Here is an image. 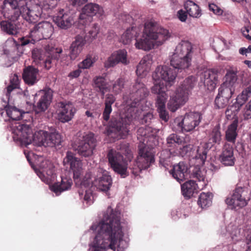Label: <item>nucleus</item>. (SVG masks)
Listing matches in <instances>:
<instances>
[{
    "mask_svg": "<svg viewBox=\"0 0 251 251\" xmlns=\"http://www.w3.org/2000/svg\"><path fill=\"white\" fill-rule=\"evenodd\" d=\"M121 213L109 206L101 221L91 226L95 237L90 244V251H115L116 246L122 242L124 235L120 222Z\"/></svg>",
    "mask_w": 251,
    "mask_h": 251,
    "instance_id": "nucleus-1",
    "label": "nucleus"
},
{
    "mask_svg": "<svg viewBox=\"0 0 251 251\" xmlns=\"http://www.w3.org/2000/svg\"><path fill=\"white\" fill-rule=\"evenodd\" d=\"M140 31L141 28L139 26H132L127 28L122 35L120 41L125 45H127L131 43L134 37L136 38V48L148 51L155 46H161L171 36L168 30L159 26L153 21L145 23L141 37L137 38Z\"/></svg>",
    "mask_w": 251,
    "mask_h": 251,
    "instance_id": "nucleus-2",
    "label": "nucleus"
},
{
    "mask_svg": "<svg viewBox=\"0 0 251 251\" xmlns=\"http://www.w3.org/2000/svg\"><path fill=\"white\" fill-rule=\"evenodd\" d=\"M11 131L14 141L22 146L33 143L38 146L53 147L61 142V135L54 128L49 131L40 130L33 134L28 126L19 124L12 126Z\"/></svg>",
    "mask_w": 251,
    "mask_h": 251,
    "instance_id": "nucleus-3",
    "label": "nucleus"
},
{
    "mask_svg": "<svg viewBox=\"0 0 251 251\" xmlns=\"http://www.w3.org/2000/svg\"><path fill=\"white\" fill-rule=\"evenodd\" d=\"M118 150L119 151L113 149L109 150L107 158L109 164L112 170L120 175L121 177L125 178L129 174L127 171L128 164L127 161L124 158L121 154H125L129 160L132 158V154L127 143L121 144Z\"/></svg>",
    "mask_w": 251,
    "mask_h": 251,
    "instance_id": "nucleus-4",
    "label": "nucleus"
},
{
    "mask_svg": "<svg viewBox=\"0 0 251 251\" xmlns=\"http://www.w3.org/2000/svg\"><path fill=\"white\" fill-rule=\"evenodd\" d=\"M140 101L135 104L134 101L130 103L131 106L127 109V115L125 118L122 117L118 121L114 122L108 130V134L112 138L120 139L125 138L129 133L127 126L133 119H136L141 115V111L138 109L140 107Z\"/></svg>",
    "mask_w": 251,
    "mask_h": 251,
    "instance_id": "nucleus-5",
    "label": "nucleus"
},
{
    "mask_svg": "<svg viewBox=\"0 0 251 251\" xmlns=\"http://www.w3.org/2000/svg\"><path fill=\"white\" fill-rule=\"evenodd\" d=\"M192 54V44L188 41H182L170 57V65L178 72L185 71L191 65Z\"/></svg>",
    "mask_w": 251,
    "mask_h": 251,
    "instance_id": "nucleus-6",
    "label": "nucleus"
},
{
    "mask_svg": "<svg viewBox=\"0 0 251 251\" xmlns=\"http://www.w3.org/2000/svg\"><path fill=\"white\" fill-rule=\"evenodd\" d=\"M197 79L194 76L186 78L176 91L170 96L168 102V108L172 112H175L184 105L188 100L191 91L196 86Z\"/></svg>",
    "mask_w": 251,
    "mask_h": 251,
    "instance_id": "nucleus-7",
    "label": "nucleus"
},
{
    "mask_svg": "<svg viewBox=\"0 0 251 251\" xmlns=\"http://www.w3.org/2000/svg\"><path fill=\"white\" fill-rule=\"evenodd\" d=\"M174 69L172 70L166 66H159L156 68L152 75L154 80L153 86L151 89L152 93H166L167 89L162 80L171 85L174 82L177 73H180Z\"/></svg>",
    "mask_w": 251,
    "mask_h": 251,
    "instance_id": "nucleus-8",
    "label": "nucleus"
},
{
    "mask_svg": "<svg viewBox=\"0 0 251 251\" xmlns=\"http://www.w3.org/2000/svg\"><path fill=\"white\" fill-rule=\"evenodd\" d=\"M112 185V178L107 172L99 169L97 175L92 177L90 173L86 174L83 177V181L80 183L81 188H86L94 185L101 191L106 192Z\"/></svg>",
    "mask_w": 251,
    "mask_h": 251,
    "instance_id": "nucleus-9",
    "label": "nucleus"
},
{
    "mask_svg": "<svg viewBox=\"0 0 251 251\" xmlns=\"http://www.w3.org/2000/svg\"><path fill=\"white\" fill-rule=\"evenodd\" d=\"M53 32L54 28L50 23L46 21L40 22L34 26L28 36L22 38L21 45L33 44L36 41L42 39H49Z\"/></svg>",
    "mask_w": 251,
    "mask_h": 251,
    "instance_id": "nucleus-10",
    "label": "nucleus"
},
{
    "mask_svg": "<svg viewBox=\"0 0 251 251\" xmlns=\"http://www.w3.org/2000/svg\"><path fill=\"white\" fill-rule=\"evenodd\" d=\"M45 50L51 56H49L45 60L42 58V56L40 54V52L38 50H35L32 51V57L37 64H44V67L49 70L51 67L52 61L51 59H54L57 61L63 60L67 57V54H62V49L60 48H54L52 45H48L45 47Z\"/></svg>",
    "mask_w": 251,
    "mask_h": 251,
    "instance_id": "nucleus-11",
    "label": "nucleus"
},
{
    "mask_svg": "<svg viewBox=\"0 0 251 251\" xmlns=\"http://www.w3.org/2000/svg\"><path fill=\"white\" fill-rule=\"evenodd\" d=\"M154 161V156L151 150L143 144L140 145L139 155L131 168L132 174L136 176L139 175L142 170L149 168Z\"/></svg>",
    "mask_w": 251,
    "mask_h": 251,
    "instance_id": "nucleus-12",
    "label": "nucleus"
},
{
    "mask_svg": "<svg viewBox=\"0 0 251 251\" xmlns=\"http://www.w3.org/2000/svg\"><path fill=\"white\" fill-rule=\"evenodd\" d=\"M77 136L78 137V145L76 148L77 153L84 157L91 156L96 146V140L94 134L91 132H79L77 134Z\"/></svg>",
    "mask_w": 251,
    "mask_h": 251,
    "instance_id": "nucleus-13",
    "label": "nucleus"
},
{
    "mask_svg": "<svg viewBox=\"0 0 251 251\" xmlns=\"http://www.w3.org/2000/svg\"><path fill=\"white\" fill-rule=\"evenodd\" d=\"M208 144H201L194 149V146L191 144L184 146L179 149V154L182 156H191L195 158L199 164H203L207 157V151L210 148Z\"/></svg>",
    "mask_w": 251,
    "mask_h": 251,
    "instance_id": "nucleus-14",
    "label": "nucleus"
},
{
    "mask_svg": "<svg viewBox=\"0 0 251 251\" xmlns=\"http://www.w3.org/2000/svg\"><path fill=\"white\" fill-rule=\"evenodd\" d=\"M104 15V11L101 6L96 3H89L81 9L78 22L80 24L86 26L92 22L93 16L102 18Z\"/></svg>",
    "mask_w": 251,
    "mask_h": 251,
    "instance_id": "nucleus-15",
    "label": "nucleus"
},
{
    "mask_svg": "<svg viewBox=\"0 0 251 251\" xmlns=\"http://www.w3.org/2000/svg\"><path fill=\"white\" fill-rule=\"evenodd\" d=\"M25 2L22 9V17L29 23H35L41 15L42 8L37 0H25Z\"/></svg>",
    "mask_w": 251,
    "mask_h": 251,
    "instance_id": "nucleus-16",
    "label": "nucleus"
},
{
    "mask_svg": "<svg viewBox=\"0 0 251 251\" xmlns=\"http://www.w3.org/2000/svg\"><path fill=\"white\" fill-rule=\"evenodd\" d=\"M201 119L200 112H190L186 113L182 120L176 119L175 123L178 126V130L189 132L198 126Z\"/></svg>",
    "mask_w": 251,
    "mask_h": 251,
    "instance_id": "nucleus-17",
    "label": "nucleus"
},
{
    "mask_svg": "<svg viewBox=\"0 0 251 251\" xmlns=\"http://www.w3.org/2000/svg\"><path fill=\"white\" fill-rule=\"evenodd\" d=\"M39 168H34L40 179L45 183L50 184L56 178L53 165L48 160H43L39 165Z\"/></svg>",
    "mask_w": 251,
    "mask_h": 251,
    "instance_id": "nucleus-18",
    "label": "nucleus"
},
{
    "mask_svg": "<svg viewBox=\"0 0 251 251\" xmlns=\"http://www.w3.org/2000/svg\"><path fill=\"white\" fill-rule=\"evenodd\" d=\"M249 200L247 191L239 187L230 197L226 198V202L231 209H237L245 206Z\"/></svg>",
    "mask_w": 251,
    "mask_h": 251,
    "instance_id": "nucleus-19",
    "label": "nucleus"
},
{
    "mask_svg": "<svg viewBox=\"0 0 251 251\" xmlns=\"http://www.w3.org/2000/svg\"><path fill=\"white\" fill-rule=\"evenodd\" d=\"M64 165H69L71 170L73 172L74 178L76 185L80 186V183L83 179L80 178L82 172V162L79 159L75 156L74 154L68 151L66 157L64 158Z\"/></svg>",
    "mask_w": 251,
    "mask_h": 251,
    "instance_id": "nucleus-20",
    "label": "nucleus"
},
{
    "mask_svg": "<svg viewBox=\"0 0 251 251\" xmlns=\"http://www.w3.org/2000/svg\"><path fill=\"white\" fill-rule=\"evenodd\" d=\"M149 91L141 80L138 78L130 88L129 99L135 104L140 101L144 102L145 99L148 96Z\"/></svg>",
    "mask_w": 251,
    "mask_h": 251,
    "instance_id": "nucleus-21",
    "label": "nucleus"
},
{
    "mask_svg": "<svg viewBox=\"0 0 251 251\" xmlns=\"http://www.w3.org/2000/svg\"><path fill=\"white\" fill-rule=\"evenodd\" d=\"M76 110L74 105L70 102H61L57 110V117L59 121L66 123L71 121L74 117Z\"/></svg>",
    "mask_w": 251,
    "mask_h": 251,
    "instance_id": "nucleus-22",
    "label": "nucleus"
},
{
    "mask_svg": "<svg viewBox=\"0 0 251 251\" xmlns=\"http://www.w3.org/2000/svg\"><path fill=\"white\" fill-rule=\"evenodd\" d=\"M53 91L50 88L40 90L37 93L34 99L39 98L37 103V108L39 111H45L50 104L52 98Z\"/></svg>",
    "mask_w": 251,
    "mask_h": 251,
    "instance_id": "nucleus-23",
    "label": "nucleus"
},
{
    "mask_svg": "<svg viewBox=\"0 0 251 251\" xmlns=\"http://www.w3.org/2000/svg\"><path fill=\"white\" fill-rule=\"evenodd\" d=\"M127 51L125 50H119L114 52L105 62V67L107 68L112 67L119 63L127 65L129 61L127 59Z\"/></svg>",
    "mask_w": 251,
    "mask_h": 251,
    "instance_id": "nucleus-24",
    "label": "nucleus"
},
{
    "mask_svg": "<svg viewBox=\"0 0 251 251\" xmlns=\"http://www.w3.org/2000/svg\"><path fill=\"white\" fill-rule=\"evenodd\" d=\"M201 79L208 90L212 91L218 81L217 72L214 70H206L201 74Z\"/></svg>",
    "mask_w": 251,
    "mask_h": 251,
    "instance_id": "nucleus-25",
    "label": "nucleus"
},
{
    "mask_svg": "<svg viewBox=\"0 0 251 251\" xmlns=\"http://www.w3.org/2000/svg\"><path fill=\"white\" fill-rule=\"evenodd\" d=\"M152 63V56L151 54L144 56L137 66V76L140 78L145 77L150 71Z\"/></svg>",
    "mask_w": 251,
    "mask_h": 251,
    "instance_id": "nucleus-26",
    "label": "nucleus"
},
{
    "mask_svg": "<svg viewBox=\"0 0 251 251\" xmlns=\"http://www.w3.org/2000/svg\"><path fill=\"white\" fill-rule=\"evenodd\" d=\"M86 44L85 38L80 35L75 37V41L72 42L70 47V57L71 60H75L82 51Z\"/></svg>",
    "mask_w": 251,
    "mask_h": 251,
    "instance_id": "nucleus-27",
    "label": "nucleus"
},
{
    "mask_svg": "<svg viewBox=\"0 0 251 251\" xmlns=\"http://www.w3.org/2000/svg\"><path fill=\"white\" fill-rule=\"evenodd\" d=\"M157 95L156 100V106L159 113L160 118L167 122L169 119V115L166 111L165 108V103L168 98L167 93H162L161 94H156Z\"/></svg>",
    "mask_w": 251,
    "mask_h": 251,
    "instance_id": "nucleus-28",
    "label": "nucleus"
},
{
    "mask_svg": "<svg viewBox=\"0 0 251 251\" xmlns=\"http://www.w3.org/2000/svg\"><path fill=\"white\" fill-rule=\"evenodd\" d=\"M53 21L59 27L66 29L72 26L74 20L72 16L68 13H64V10L62 9L58 15L53 18Z\"/></svg>",
    "mask_w": 251,
    "mask_h": 251,
    "instance_id": "nucleus-29",
    "label": "nucleus"
},
{
    "mask_svg": "<svg viewBox=\"0 0 251 251\" xmlns=\"http://www.w3.org/2000/svg\"><path fill=\"white\" fill-rule=\"evenodd\" d=\"M187 165L184 162H181L174 165L173 169L170 171V173L175 179L180 183L184 180L187 176Z\"/></svg>",
    "mask_w": 251,
    "mask_h": 251,
    "instance_id": "nucleus-30",
    "label": "nucleus"
},
{
    "mask_svg": "<svg viewBox=\"0 0 251 251\" xmlns=\"http://www.w3.org/2000/svg\"><path fill=\"white\" fill-rule=\"evenodd\" d=\"M39 70L32 66L25 68L23 74V78L25 83L33 85L39 80Z\"/></svg>",
    "mask_w": 251,
    "mask_h": 251,
    "instance_id": "nucleus-31",
    "label": "nucleus"
},
{
    "mask_svg": "<svg viewBox=\"0 0 251 251\" xmlns=\"http://www.w3.org/2000/svg\"><path fill=\"white\" fill-rule=\"evenodd\" d=\"M220 159L223 164L226 166L234 165L235 158L233 155V149L230 144L225 143L224 145Z\"/></svg>",
    "mask_w": 251,
    "mask_h": 251,
    "instance_id": "nucleus-32",
    "label": "nucleus"
},
{
    "mask_svg": "<svg viewBox=\"0 0 251 251\" xmlns=\"http://www.w3.org/2000/svg\"><path fill=\"white\" fill-rule=\"evenodd\" d=\"M73 184V181L69 177H62L60 183H55L50 185V190L56 196L59 195L61 192L70 189Z\"/></svg>",
    "mask_w": 251,
    "mask_h": 251,
    "instance_id": "nucleus-33",
    "label": "nucleus"
},
{
    "mask_svg": "<svg viewBox=\"0 0 251 251\" xmlns=\"http://www.w3.org/2000/svg\"><path fill=\"white\" fill-rule=\"evenodd\" d=\"M197 162V165L194 168L191 173V177L197 179L200 189H203L208 183V181L205 177L206 172L204 170H201L199 167V166L203 164H199L198 162Z\"/></svg>",
    "mask_w": 251,
    "mask_h": 251,
    "instance_id": "nucleus-34",
    "label": "nucleus"
},
{
    "mask_svg": "<svg viewBox=\"0 0 251 251\" xmlns=\"http://www.w3.org/2000/svg\"><path fill=\"white\" fill-rule=\"evenodd\" d=\"M94 87L97 90L100 92L104 96L105 93L109 92L111 89L109 81L105 77L101 76H97L94 78Z\"/></svg>",
    "mask_w": 251,
    "mask_h": 251,
    "instance_id": "nucleus-35",
    "label": "nucleus"
},
{
    "mask_svg": "<svg viewBox=\"0 0 251 251\" xmlns=\"http://www.w3.org/2000/svg\"><path fill=\"white\" fill-rule=\"evenodd\" d=\"M197 189H201L199 184L193 180H189L181 185V191L184 197L190 198Z\"/></svg>",
    "mask_w": 251,
    "mask_h": 251,
    "instance_id": "nucleus-36",
    "label": "nucleus"
},
{
    "mask_svg": "<svg viewBox=\"0 0 251 251\" xmlns=\"http://www.w3.org/2000/svg\"><path fill=\"white\" fill-rule=\"evenodd\" d=\"M238 119L236 118L233 122L228 126L227 130L226 131V139L232 144H234L235 142L237 136V128L238 126Z\"/></svg>",
    "mask_w": 251,
    "mask_h": 251,
    "instance_id": "nucleus-37",
    "label": "nucleus"
},
{
    "mask_svg": "<svg viewBox=\"0 0 251 251\" xmlns=\"http://www.w3.org/2000/svg\"><path fill=\"white\" fill-rule=\"evenodd\" d=\"M184 8L190 16L199 18L201 15L199 6L191 0H187L184 3Z\"/></svg>",
    "mask_w": 251,
    "mask_h": 251,
    "instance_id": "nucleus-38",
    "label": "nucleus"
},
{
    "mask_svg": "<svg viewBox=\"0 0 251 251\" xmlns=\"http://www.w3.org/2000/svg\"><path fill=\"white\" fill-rule=\"evenodd\" d=\"M25 0H4L2 5V11H9L19 7L21 9L25 5Z\"/></svg>",
    "mask_w": 251,
    "mask_h": 251,
    "instance_id": "nucleus-39",
    "label": "nucleus"
},
{
    "mask_svg": "<svg viewBox=\"0 0 251 251\" xmlns=\"http://www.w3.org/2000/svg\"><path fill=\"white\" fill-rule=\"evenodd\" d=\"M223 84L235 90V88L238 85L236 73L233 71H228L225 75V81Z\"/></svg>",
    "mask_w": 251,
    "mask_h": 251,
    "instance_id": "nucleus-40",
    "label": "nucleus"
},
{
    "mask_svg": "<svg viewBox=\"0 0 251 251\" xmlns=\"http://www.w3.org/2000/svg\"><path fill=\"white\" fill-rule=\"evenodd\" d=\"M212 198L211 193H201L199 196L198 203L202 208L209 207L212 204Z\"/></svg>",
    "mask_w": 251,
    "mask_h": 251,
    "instance_id": "nucleus-41",
    "label": "nucleus"
},
{
    "mask_svg": "<svg viewBox=\"0 0 251 251\" xmlns=\"http://www.w3.org/2000/svg\"><path fill=\"white\" fill-rule=\"evenodd\" d=\"M1 30L9 35H16L18 32L15 24L8 21H2L0 24Z\"/></svg>",
    "mask_w": 251,
    "mask_h": 251,
    "instance_id": "nucleus-42",
    "label": "nucleus"
},
{
    "mask_svg": "<svg viewBox=\"0 0 251 251\" xmlns=\"http://www.w3.org/2000/svg\"><path fill=\"white\" fill-rule=\"evenodd\" d=\"M160 164L163 166L166 169H168L169 167H171V153L168 150H164L160 152L159 156Z\"/></svg>",
    "mask_w": 251,
    "mask_h": 251,
    "instance_id": "nucleus-43",
    "label": "nucleus"
},
{
    "mask_svg": "<svg viewBox=\"0 0 251 251\" xmlns=\"http://www.w3.org/2000/svg\"><path fill=\"white\" fill-rule=\"evenodd\" d=\"M6 114L12 120H19L22 116V112L15 106L9 105L5 107Z\"/></svg>",
    "mask_w": 251,
    "mask_h": 251,
    "instance_id": "nucleus-44",
    "label": "nucleus"
},
{
    "mask_svg": "<svg viewBox=\"0 0 251 251\" xmlns=\"http://www.w3.org/2000/svg\"><path fill=\"white\" fill-rule=\"evenodd\" d=\"M4 18L11 21H17L21 15L22 10L19 7L9 10V11H4L1 12Z\"/></svg>",
    "mask_w": 251,
    "mask_h": 251,
    "instance_id": "nucleus-45",
    "label": "nucleus"
},
{
    "mask_svg": "<svg viewBox=\"0 0 251 251\" xmlns=\"http://www.w3.org/2000/svg\"><path fill=\"white\" fill-rule=\"evenodd\" d=\"M222 139V134L220 131V126L217 125L212 129L209 135V141L212 143L220 144Z\"/></svg>",
    "mask_w": 251,
    "mask_h": 251,
    "instance_id": "nucleus-46",
    "label": "nucleus"
},
{
    "mask_svg": "<svg viewBox=\"0 0 251 251\" xmlns=\"http://www.w3.org/2000/svg\"><path fill=\"white\" fill-rule=\"evenodd\" d=\"M251 96V84L243 90L241 94L239 95L236 99L237 103L241 106Z\"/></svg>",
    "mask_w": 251,
    "mask_h": 251,
    "instance_id": "nucleus-47",
    "label": "nucleus"
},
{
    "mask_svg": "<svg viewBox=\"0 0 251 251\" xmlns=\"http://www.w3.org/2000/svg\"><path fill=\"white\" fill-rule=\"evenodd\" d=\"M19 88V79L18 75L16 74L12 75L10 77V84L8 85L7 89L6 96L9 98L10 93L14 89Z\"/></svg>",
    "mask_w": 251,
    "mask_h": 251,
    "instance_id": "nucleus-48",
    "label": "nucleus"
},
{
    "mask_svg": "<svg viewBox=\"0 0 251 251\" xmlns=\"http://www.w3.org/2000/svg\"><path fill=\"white\" fill-rule=\"evenodd\" d=\"M239 106L240 105L237 103L227 108L225 114L227 119L231 120L234 118L239 109Z\"/></svg>",
    "mask_w": 251,
    "mask_h": 251,
    "instance_id": "nucleus-49",
    "label": "nucleus"
},
{
    "mask_svg": "<svg viewBox=\"0 0 251 251\" xmlns=\"http://www.w3.org/2000/svg\"><path fill=\"white\" fill-rule=\"evenodd\" d=\"M235 90L232 88L227 87L224 84H222L220 87L219 88V93L220 96L225 97L226 98L230 99L232 95L234 93Z\"/></svg>",
    "mask_w": 251,
    "mask_h": 251,
    "instance_id": "nucleus-50",
    "label": "nucleus"
},
{
    "mask_svg": "<svg viewBox=\"0 0 251 251\" xmlns=\"http://www.w3.org/2000/svg\"><path fill=\"white\" fill-rule=\"evenodd\" d=\"M94 58L91 55H87L85 59L78 64V67L81 69H88L95 63Z\"/></svg>",
    "mask_w": 251,
    "mask_h": 251,
    "instance_id": "nucleus-51",
    "label": "nucleus"
},
{
    "mask_svg": "<svg viewBox=\"0 0 251 251\" xmlns=\"http://www.w3.org/2000/svg\"><path fill=\"white\" fill-rule=\"evenodd\" d=\"M78 193L81 199L83 198V203H86L87 206L90 205L93 203V197L91 190L87 189L85 190V193L83 197V193L80 190H78Z\"/></svg>",
    "mask_w": 251,
    "mask_h": 251,
    "instance_id": "nucleus-52",
    "label": "nucleus"
},
{
    "mask_svg": "<svg viewBox=\"0 0 251 251\" xmlns=\"http://www.w3.org/2000/svg\"><path fill=\"white\" fill-rule=\"evenodd\" d=\"M229 100V99L220 96L218 94L215 100V105L218 108H223L227 105Z\"/></svg>",
    "mask_w": 251,
    "mask_h": 251,
    "instance_id": "nucleus-53",
    "label": "nucleus"
},
{
    "mask_svg": "<svg viewBox=\"0 0 251 251\" xmlns=\"http://www.w3.org/2000/svg\"><path fill=\"white\" fill-rule=\"evenodd\" d=\"M167 143L171 146L174 144H181L183 139L175 134H172L167 138Z\"/></svg>",
    "mask_w": 251,
    "mask_h": 251,
    "instance_id": "nucleus-54",
    "label": "nucleus"
},
{
    "mask_svg": "<svg viewBox=\"0 0 251 251\" xmlns=\"http://www.w3.org/2000/svg\"><path fill=\"white\" fill-rule=\"evenodd\" d=\"M124 79L122 78H118L113 84V91L116 94L120 93L124 85Z\"/></svg>",
    "mask_w": 251,
    "mask_h": 251,
    "instance_id": "nucleus-55",
    "label": "nucleus"
},
{
    "mask_svg": "<svg viewBox=\"0 0 251 251\" xmlns=\"http://www.w3.org/2000/svg\"><path fill=\"white\" fill-rule=\"evenodd\" d=\"M60 0H44L42 8L48 10L54 8Z\"/></svg>",
    "mask_w": 251,
    "mask_h": 251,
    "instance_id": "nucleus-56",
    "label": "nucleus"
},
{
    "mask_svg": "<svg viewBox=\"0 0 251 251\" xmlns=\"http://www.w3.org/2000/svg\"><path fill=\"white\" fill-rule=\"evenodd\" d=\"M99 32V26L98 24H95L93 25L92 28L89 30L88 34L90 38L95 39Z\"/></svg>",
    "mask_w": 251,
    "mask_h": 251,
    "instance_id": "nucleus-57",
    "label": "nucleus"
},
{
    "mask_svg": "<svg viewBox=\"0 0 251 251\" xmlns=\"http://www.w3.org/2000/svg\"><path fill=\"white\" fill-rule=\"evenodd\" d=\"M209 8L210 11L217 15H222L223 13V10L218 5L214 3L209 4Z\"/></svg>",
    "mask_w": 251,
    "mask_h": 251,
    "instance_id": "nucleus-58",
    "label": "nucleus"
},
{
    "mask_svg": "<svg viewBox=\"0 0 251 251\" xmlns=\"http://www.w3.org/2000/svg\"><path fill=\"white\" fill-rule=\"evenodd\" d=\"M187 13L182 9L178 10L177 12V17L182 22H185L187 19Z\"/></svg>",
    "mask_w": 251,
    "mask_h": 251,
    "instance_id": "nucleus-59",
    "label": "nucleus"
},
{
    "mask_svg": "<svg viewBox=\"0 0 251 251\" xmlns=\"http://www.w3.org/2000/svg\"><path fill=\"white\" fill-rule=\"evenodd\" d=\"M243 36L248 40H251V27L250 26L244 27L242 29Z\"/></svg>",
    "mask_w": 251,
    "mask_h": 251,
    "instance_id": "nucleus-60",
    "label": "nucleus"
},
{
    "mask_svg": "<svg viewBox=\"0 0 251 251\" xmlns=\"http://www.w3.org/2000/svg\"><path fill=\"white\" fill-rule=\"evenodd\" d=\"M243 115L244 119H249L251 118V108L247 104L246 105L243 111Z\"/></svg>",
    "mask_w": 251,
    "mask_h": 251,
    "instance_id": "nucleus-61",
    "label": "nucleus"
},
{
    "mask_svg": "<svg viewBox=\"0 0 251 251\" xmlns=\"http://www.w3.org/2000/svg\"><path fill=\"white\" fill-rule=\"evenodd\" d=\"M111 106L105 105V108L103 112V118L104 120L107 121L109 120L110 114L111 113Z\"/></svg>",
    "mask_w": 251,
    "mask_h": 251,
    "instance_id": "nucleus-62",
    "label": "nucleus"
},
{
    "mask_svg": "<svg viewBox=\"0 0 251 251\" xmlns=\"http://www.w3.org/2000/svg\"><path fill=\"white\" fill-rule=\"evenodd\" d=\"M119 19L120 20L124 22L129 23L132 22L133 20V18L131 16L126 13H124L122 14L120 16Z\"/></svg>",
    "mask_w": 251,
    "mask_h": 251,
    "instance_id": "nucleus-63",
    "label": "nucleus"
},
{
    "mask_svg": "<svg viewBox=\"0 0 251 251\" xmlns=\"http://www.w3.org/2000/svg\"><path fill=\"white\" fill-rule=\"evenodd\" d=\"M115 99L111 94H108L106 96L105 101V105L111 106V105L114 102Z\"/></svg>",
    "mask_w": 251,
    "mask_h": 251,
    "instance_id": "nucleus-64",
    "label": "nucleus"
}]
</instances>
